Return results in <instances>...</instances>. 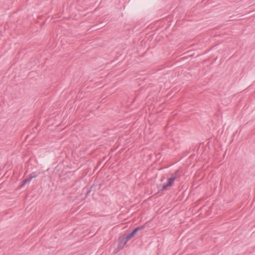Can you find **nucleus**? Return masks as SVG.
Masks as SVG:
<instances>
[{"mask_svg": "<svg viewBox=\"0 0 255 255\" xmlns=\"http://www.w3.org/2000/svg\"><path fill=\"white\" fill-rule=\"evenodd\" d=\"M31 180L29 179L28 177L25 178L24 180H23L21 183V184L20 185L19 187L20 188L23 187L26 183L27 182H30Z\"/></svg>", "mask_w": 255, "mask_h": 255, "instance_id": "nucleus-3", "label": "nucleus"}, {"mask_svg": "<svg viewBox=\"0 0 255 255\" xmlns=\"http://www.w3.org/2000/svg\"><path fill=\"white\" fill-rule=\"evenodd\" d=\"M175 180V177H170L168 179L167 186H171L172 185L174 181Z\"/></svg>", "mask_w": 255, "mask_h": 255, "instance_id": "nucleus-2", "label": "nucleus"}, {"mask_svg": "<svg viewBox=\"0 0 255 255\" xmlns=\"http://www.w3.org/2000/svg\"><path fill=\"white\" fill-rule=\"evenodd\" d=\"M91 192V189H89L88 188H85L83 189L82 192L86 193V196H87L89 193Z\"/></svg>", "mask_w": 255, "mask_h": 255, "instance_id": "nucleus-5", "label": "nucleus"}, {"mask_svg": "<svg viewBox=\"0 0 255 255\" xmlns=\"http://www.w3.org/2000/svg\"><path fill=\"white\" fill-rule=\"evenodd\" d=\"M144 228L143 226L138 227L134 229L130 233H129L126 235V236L124 237L122 239L124 241V245H125L128 241L131 238H132L136 233L139 231L143 229Z\"/></svg>", "mask_w": 255, "mask_h": 255, "instance_id": "nucleus-1", "label": "nucleus"}, {"mask_svg": "<svg viewBox=\"0 0 255 255\" xmlns=\"http://www.w3.org/2000/svg\"><path fill=\"white\" fill-rule=\"evenodd\" d=\"M178 172H179V170H176L173 174H172L171 177H175V180L178 176Z\"/></svg>", "mask_w": 255, "mask_h": 255, "instance_id": "nucleus-6", "label": "nucleus"}, {"mask_svg": "<svg viewBox=\"0 0 255 255\" xmlns=\"http://www.w3.org/2000/svg\"><path fill=\"white\" fill-rule=\"evenodd\" d=\"M123 237H122V238H120L119 239L120 243V244H123V247H124V246H125V245H124V241L122 240V239H123Z\"/></svg>", "mask_w": 255, "mask_h": 255, "instance_id": "nucleus-7", "label": "nucleus"}, {"mask_svg": "<svg viewBox=\"0 0 255 255\" xmlns=\"http://www.w3.org/2000/svg\"><path fill=\"white\" fill-rule=\"evenodd\" d=\"M37 176V174H36L35 172H32L31 173L30 175H29V176L28 177L29 179L31 180V179L33 178H35Z\"/></svg>", "mask_w": 255, "mask_h": 255, "instance_id": "nucleus-4", "label": "nucleus"}, {"mask_svg": "<svg viewBox=\"0 0 255 255\" xmlns=\"http://www.w3.org/2000/svg\"><path fill=\"white\" fill-rule=\"evenodd\" d=\"M169 186H167V184H164L162 187V190H165V189H166L167 187H168Z\"/></svg>", "mask_w": 255, "mask_h": 255, "instance_id": "nucleus-8", "label": "nucleus"}]
</instances>
